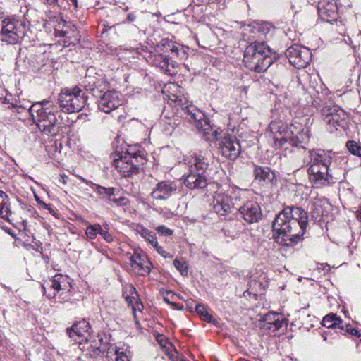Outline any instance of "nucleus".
Instances as JSON below:
<instances>
[{
    "label": "nucleus",
    "instance_id": "f257e3e1",
    "mask_svg": "<svg viewBox=\"0 0 361 361\" xmlns=\"http://www.w3.org/2000/svg\"><path fill=\"white\" fill-rule=\"evenodd\" d=\"M307 224L308 216L302 208L286 207L272 223L276 242L284 246H294L303 238Z\"/></svg>",
    "mask_w": 361,
    "mask_h": 361
},
{
    "label": "nucleus",
    "instance_id": "f03ea898",
    "mask_svg": "<svg viewBox=\"0 0 361 361\" xmlns=\"http://www.w3.org/2000/svg\"><path fill=\"white\" fill-rule=\"evenodd\" d=\"M310 161L307 170L309 180L314 188H319L344 178L345 170L338 169L333 171V165L346 164L343 157H337L331 151L326 152L322 149L309 151Z\"/></svg>",
    "mask_w": 361,
    "mask_h": 361
},
{
    "label": "nucleus",
    "instance_id": "7ed1b4c3",
    "mask_svg": "<svg viewBox=\"0 0 361 361\" xmlns=\"http://www.w3.org/2000/svg\"><path fill=\"white\" fill-rule=\"evenodd\" d=\"M267 132L269 139L272 140V146L276 149L288 146L305 149L303 144H306L310 138L307 129L302 128L300 123L285 124L282 121H274L270 123Z\"/></svg>",
    "mask_w": 361,
    "mask_h": 361
},
{
    "label": "nucleus",
    "instance_id": "20e7f679",
    "mask_svg": "<svg viewBox=\"0 0 361 361\" xmlns=\"http://www.w3.org/2000/svg\"><path fill=\"white\" fill-rule=\"evenodd\" d=\"M11 104L13 107H16L18 109H27L38 129L44 134L55 136L61 130L60 111L51 102L44 100L33 104L29 107L25 105H18L16 102Z\"/></svg>",
    "mask_w": 361,
    "mask_h": 361
},
{
    "label": "nucleus",
    "instance_id": "39448f33",
    "mask_svg": "<svg viewBox=\"0 0 361 361\" xmlns=\"http://www.w3.org/2000/svg\"><path fill=\"white\" fill-rule=\"evenodd\" d=\"M84 84L86 90L97 99V104L100 111L109 114L122 104L121 94L115 90H105L103 82L96 76L87 75Z\"/></svg>",
    "mask_w": 361,
    "mask_h": 361
},
{
    "label": "nucleus",
    "instance_id": "423d86ee",
    "mask_svg": "<svg viewBox=\"0 0 361 361\" xmlns=\"http://www.w3.org/2000/svg\"><path fill=\"white\" fill-rule=\"evenodd\" d=\"M184 162L189 167V174L184 178V183L191 190L203 189L208 185L204 173L209 167V161L206 153L202 151L195 152L186 157Z\"/></svg>",
    "mask_w": 361,
    "mask_h": 361
},
{
    "label": "nucleus",
    "instance_id": "0eeeda50",
    "mask_svg": "<svg viewBox=\"0 0 361 361\" xmlns=\"http://www.w3.org/2000/svg\"><path fill=\"white\" fill-rule=\"evenodd\" d=\"M333 97L334 94L328 90H324L319 94L318 99L322 106V120L331 131L345 130L348 124V114L338 106L331 104Z\"/></svg>",
    "mask_w": 361,
    "mask_h": 361
},
{
    "label": "nucleus",
    "instance_id": "6e6552de",
    "mask_svg": "<svg viewBox=\"0 0 361 361\" xmlns=\"http://www.w3.org/2000/svg\"><path fill=\"white\" fill-rule=\"evenodd\" d=\"M243 62L250 71L264 72L273 63L271 49L264 42H252L244 51Z\"/></svg>",
    "mask_w": 361,
    "mask_h": 361
},
{
    "label": "nucleus",
    "instance_id": "1a4fd4ad",
    "mask_svg": "<svg viewBox=\"0 0 361 361\" xmlns=\"http://www.w3.org/2000/svg\"><path fill=\"white\" fill-rule=\"evenodd\" d=\"M1 40L9 44H18L30 31L29 22L22 17L8 16L1 20Z\"/></svg>",
    "mask_w": 361,
    "mask_h": 361
},
{
    "label": "nucleus",
    "instance_id": "9d476101",
    "mask_svg": "<svg viewBox=\"0 0 361 361\" xmlns=\"http://www.w3.org/2000/svg\"><path fill=\"white\" fill-rule=\"evenodd\" d=\"M244 190L236 185H229L226 190H219L214 193L212 205L220 216L231 214L244 195Z\"/></svg>",
    "mask_w": 361,
    "mask_h": 361
},
{
    "label": "nucleus",
    "instance_id": "9b49d317",
    "mask_svg": "<svg viewBox=\"0 0 361 361\" xmlns=\"http://www.w3.org/2000/svg\"><path fill=\"white\" fill-rule=\"evenodd\" d=\"M145 151L126 152L116 155L114 165L124 177L137 174L140 168L147 162Z\"/></svg>",
    "mask_w": 361,
    "mask_h": 361
},
{
    "label": "nucleus",
    "instance_id": "f8f14e48",
    "mask_svg": "<svg viewBox=\"0 0 361 361\" xmlns=\"http://www.w3.org/2000/svg\"><path fill=\"white\" fill-rule=\"evenodd\" d=\"M42 286L44 294L48 298L54 299L59 302L68 301L72 295L71 279L67 276L56 274Z\"/></svg>",
    "mask_w": 361,
    "mask_h": 361
},
{
    "label": "nucleus",
    "instance_id": "ddd939ff",
    "mask_svg": "<svg viewBox=\"0 0 361 361\" xmlns=\"http://www.w3.org/2000/svg\"><path fill=\"white\" fill-rule=\"evenodd\" d=\"M87 96L78 86L64 89L58 97V103L62 111L68 114L80 111L85 105Z\"/></svg>",
    "mask_w": 361,
    "mask_h": 361
},
{
    "label": "nucleus",
    "instance_id": "4468645a",
    "mask_svg": "<svg viewBox=\"0 0 361 361\" xmlns=\"http://www.w3.org/2000/svg\"><path fill=\"white\" fill-rule=\"evenodd\" d=\"M187 118L194 122L196 128L201 130L204 135H212L214 137H216L217 131L213 130L212 126L210 125L208 119L205 118L204 114L199 109L193 105H188L183 108Z\"/></svg>",
    "mask_w": 361,
    "mask_h": 361
},
{
    "label": "nucleus",
    "instance_id": "2eb2a0df",
    "mask_svg": "<svg viewBox=\"0 0 361 361\" xmlns=\"http://www.w3.org/2000/svg\"><path fill=\"white\" fill-rule=\"evenodd\" d=\"M285 54L290 63L298 69L307 67L312 58L308 48L297 44L288 48Z\"/></svg>",
    "mask_w": 361,
    "mask_h": 361
},
{
    "label": "nucleus",
    "instance_id": "dca6fc26",
    "mask_svg": "<svg viewBox=\"0 0 361 361\" xmlns=\"http://www.w3.org/2000/svg\"><path fill=\"white\" fill-rule=\"evenodd\" d=\"M274 30V25L269 22L255 21L250 24H243L240 27L241 35L245 40L265 37Z\"/></svg>",
    "mask_w": 361,
    "mask_h": 361
},
{
    "label": "nucleus",
    "instance_id": "f3484780",
    "mask_svg": "<svg viewBox=\"0 0 361 361\" xmlns=\"http://www.w3.org/2000/svg\"><path fill=\"white\" fill-rule=\"evenodd\" d=\"M322 324L328 329H336L337 332L343 335L348 334L355 337L361 336V334L357 329L353 327L350 324L344 322L334 313L326 315L322 319Z\"/></svg>",
    "mask_w": 361,
    "mask_h": 361
},
{
    "label": "nucleus",
    "instance_id": "a211bd4d",
    "mask_svg": "<svg viewBox=\"0 0 361 361\" xmlns=\"http://www.w3.org/2000/svg\"><path fill=\"white\" fill-rule=\"evenodd\" d=\"M148 61L152 65L159 68L161 71L169 75H175L177 72L176 68L178 61H170L167 54L160 51V49L157 48L154 52L151 53Z\"/></svg>",
    "mask_w": 361,
    "mask_h": 361
},
{
    "label": "nucleus",
    "instance_id": "6ab92c4d",
    "mask_svg": "<svg viewBox=\"0 0 361 361\" xmlns=\"http://www.w3.org/2000/svg\"><path fill=\"white\" fill-rule=\"evenodd\" d=\"M160 51L167 54L171 60L182 61L188 58V48L176 42L164 39L158 46Z\"/></svg>",
    "mask_w": 361,
    "mask_h": 361
},
{
    "label": "nucleus",
    "instance_id": "aec40b11",
    "mask_svg": "<svg viewBox=\"0 0 361 361\" xmlns=\"http://www.w3.org/2000/svg\"><path fill=\"white\" fill-rule=\"evenodd\" d=\"M221 154L231 160L237 159L240 153L241 147L239 141L235 136H224L219 142Z\"/></svg>",
    "mask_w": 361,
    "mask_h": 361
},
{
    "label": "nucleus",
    "instance_id": "412c9836",
    "mask_svg": "<svg viewBox=\"0 0 361 361\" xmlns=\"http://www.w3.org/2000/svg\"><path fill=\"white\" fill-rule=\"evenodd\" d=\"M69 337L75 342L82 343L88 341L91 335V326L85 319L75 322L67 329Z\"/></svg>",
    "mask_w": 361,
    "mask_h": 361
},
{
    "label": "nucleus",
    "instance_id": "4be33fe9",
    "mask_svg": "<svg viewBox=\"0 0 361 361\" xmlns=\"http://www.w3.org/2000/svg\"><path fill=\"white\" fill-rule=\"evenodd\" d=\"M130 264L133 271L137 275L145 276L149 274L152 263L142 252L135 251L129 257Z\"/></svg>",
    "mask_w": 361,
    "mask_h": 361
},
{
    "label": "nucleus",
    "instance_id": "5701e85b",
    "mask_svg": "<svg viewBox=\"0 0 361 361\" xmlns=\"http://www.w3.org/2000/svg\"><path fill=\"white\" fill-rule=\"evenodd\" d=\"M177 185L173 181L159 182L150 193V197L156 200H166L176 192Z\"/></svg>",
    "mask_w": 361,
    "mask_h": 361
},
{
    "label": "nucleus",
    "instance_id": "b1692460",
    "mask_svg": "<svg viewBox=\"0 0 361 361\" xmlns=\"http://www.w3.org/2000/svg\"><path fill=\"white\" fill-rule=\"evenodd\" d=\"M240 216L248 224L258 222L262 217L259 205L254 201H247L239 208Z\"/></svg>",
    "mask_w": 361,
    "mask_h": 361
},
{
    "label": "nucleus",
    "instance_id": "393cba45",
    "mask_svg": "<svg viewBox=\"0 0 361 361\" xmlns=\"http://www.w3.org/2000/svg\"><path fill=\"white\" fill-rule=\"evenodd\" d=\"M320 18L326 22H332L338 16V7L335 0H320L317 6Z\"/></svg>",
    "mask_w": 361,
    "mask_h": 361
},
{
    "label": "nucleus",
    "instance_id": "a878e982",
    "mask_svg": "<svg viewBox=\"0 0 361 361\" xmlns=\"http://www.w3.org/2000/svg\"><path fill=\"white\" fill-rule=\"evenodd\" d=\"M287 324V319L279 314L270 312L265 315L264 328L266 329H269L274 332L283 327L286 328Z\"/></svg>",
    "mask_w": 361,
    "mask_h": 361
},
{
    "label": "nucleus",
    "instance_id": "bb28decb",
    "mask_svg": "<svg viewBox=\"0 0 361 361\" xmlns=\"http://www.w3.org/2000/svg\"><path fill=\"white\" fill-rule=\"evenodd\" d=\"M107 357L112 361H130V352L111 345L107 350Z\"/></svg>",
    "mask_w": 361,
    "mask_h": 361
},
{
    "label": "nucleus",
    "instance_id": "cd10ccee",
    "mask_svg": "<svg viewBox=\"0 0 361 361\" xmlns=\"http://www.w3.org/2000/svg\"><path fill=\"white\" fill-rule=\"evenodd\" d=\"M161 124L163 132L167 135H171L176 130H179L181 120L178 117L165 118L161 120Z\"/></svg>",
    "mask_w": 361,
    "mask_h": 361
},
{
    "label": "nucleus",
    "instance_id": "c85d7f7f",
    "mask_svg": "<svg viewBox=\"0 0 361 361\" xmlns=\"http://www.w3.org/2000/svg\"><path fill=\"white\" fill-rule=\"evenodd\" d=\"M11 214L9 198L4 191L0 190V217L11 222L9 216Z\"/></svg>",
    "mask_w": 361,
    "mask_h": 361
},
{
    "label": "nucleus",
    "instance_id": "c756f323",
    "mask_svg": "<svg viewBox=\"0 0 361 361\" xmlns=\"http://www.w3.org/2000/svg\"><path fill=\"white\" fill-rule=\"evenodd\" d=\"M57 24L54 25V35L58 37H67L70 34L71 29L69 25H73L71 22H66L61 18H54Z\"/></svg>",
    "mask_w": 361,
    "mask_h": 361
},
{
    "label": "nucleus",
    "instance_id": "7c9ffc66",
    "mask_svg": "<svg viewBox=\"0 0 361 361\" xmlns=\"http://www.w3.org/2000/svg\"><path fill=\"white\" fill-rule=\"evenodd\" d=\"M134 231L140 234L150 245L156 244L157 237L154 232L149 231L141 224H135L133 226Z\"/></svg>",
    "mask_w": 361,
    "mask_h": 361
},
{
    "label": "nucleus",
    "instance_id": "2f4dec72",
    "mask_svg": "<svg viewBox=\"0 0 361 361\" xmlns=\"http://www.w3.org/2000/svg\"><path fill=\"white\" fill-rule=\"evenodd\" d=\"M255 179L259 181L271 180L272 173L268 167L255 166L254 169Z\"/></svg>",
    "mask_w": 361,
    "mask_h": 361
},
{
    "label": "nucleus",
    "instance_id": "473e14b6",
    "mask_svg": "<svg viewBox=\"0 0 361 361\" xmlns=\"http://www.w3.org/2000/svg\"><path fill=\"white\" fill-rule=\"evenodd\" d=\"M94 187H95V191L103 200L109 202V200H111V197L114 195V188H105L97 184Z\"/></svg>",
    "mask_w": 361,
    "mask_h": 361
},
{
    "label": "nucleus",
    "instance_id": "72a5a7b5",
    "mask_svg": "<svg viewBox=\"0 0 361 361\" xmlns=\"http://www.w3.org/2000/svg\"><path fill=\"white\" fill-rule=\"evenodd\" d=\"M123 295L128 303L132 304L137 297V293L132 284L127 283L123 286Z\"/></svg>",
    "mask_w": 361,
    "mask_h": 361
},
{
    "label": "nucleus",
    "instance_id": "f704fd0d",
    "mask_svg": "<svg viewBox=\"0 0 361 361\" xmlns=\"http://www.w3.org/2000/svg\"><path fill=\"white\" fill-rule=\"evenodd\" d=\"M156 341L166 354L169 355L171 352L173 351V345L164 335L157 334L156 336Z\"/></svg>",
    "mask_w": 361,
    "mask_h": 361
},
{
    "label": "nucleus",
    "instance_id": "c9c22d12",
    "mask_svg": "<svg viewBox=\"0 0 361 361\" xmlns=\"http://www.w3.org/2000/svg\"><path fill=\"white\" fill-rule=\"evenodd\" d=\"M228 3V0H212L209 3L208 6L218 13L227 8Z\"/></svg>",
    "mask_w": 361,
    "mask_h": 361
},
{
    "label": "nucleus",
    "instance_id": "e433bc0d",
    "mask_svg": "<svg viewBox=\"0 0 361 361\" xmlns=\"http://www.w3.org/2000/svg\"><path fill=\"white\" fill-rule=\"evenodd\" d=\"M68 26L70 27L71 32L68 35V37H66L68 40L66 41V42H68V44H75L80 42V35L74 25H69Z\"/></svg>",
    "mask_w": 361,
    "mask_h": 361
},
{
    "label": "nucleus",
    "instance_id": "4c0bfd02",
    "mask_svg": "<svg viewBox=\"0 0 361 361\" xmlns=\"http://www.w3.org/2000/svg\"><path fill=\"white\" fill-rule=\"evenodd\" d=\"M100 231V224H90L85 229V235L91 240L95 239Z\"/></svg>",
    "mask_w": 361,
    "mask_h": 361
},
{
    "label": "nucleus",
    "instance_id": "58836bf2",
    "mask_svg": "<svg viewBox=\"0 0 361 361\" xmlns=\"http://www.w3.org/2000/svg\"><path fill=\"white\" fill-rule=\"evenodd\" d=\"M196 312L199 317L204 321L210 322L212 321V316L208 313L206 307L203 305H197L195 307Z\"/></svg>",
    "mask_w": 361,
    "mask_h": 361
},
{
    "label": "nucleus",
    "instance_id": "ea45409f",
    "mask_svg": "<svg viewBox=\"0 0 361 361\" xmlns=\"http://www.w3.org/2000/svg\"><path fill=\"white\" fill-rule=\"evenodd\" d=\"M348 150L355 156L361 157V146L354 140H349L346 143Z\"/></svg>",
    "mask_w": 361,
    "mask_h": 361
},
{
    "label": "nucleus",
    "instance_id": "a19ab883",
    "mask_svg": "<svg viewBox=\"0 0 361 361\" xmlns=\"http://www.w3.org/2000/svg\"><path fill=\"white\" fill-rule=\"evenodd\" d=\"M173 265L182 276H185L188 275V266L185 261L176 259L173 261Z\"/></svg>",
    "mask_w": 361,
    "mask_h": 361
},
{
    "label": "nucleus",
    "instance_id": "79ce46f5",
    "mask_svg": "<svg viewBox=\"0 0 361 361\" xmlns=\"http://www.w3.org/2000/svg\"><path fill=\"white\" fill-rule=\"evenodd\" d=\"M349 41L350 44L354 49H360L361 47V31L357 35L353 36V39L349 37Z\"/></svg>",
    "mask_w": 361,
    "mask_h": 361
},
{
    "label": "nucleus",
    "instance_id": "37998d69",
    "mask_svg": "<svg viewBox=\"0 0 361 361\" xmlns=\"http://www.w3.org/2000/svg\"><path fill=\"white\" fill-rule=\"evenodd\" d=\"M156 250L157 252L162 256L164 258H171L172 255L166 252L161 246H160L157 242L156 241V244L151 245Z\"/></svg>",
    "mask_w": 361,
    "mask_h": 361
},
{
    "label": "nucleus",
    "instance_id": "c03bdc74",
    "mask_svg": "<svg viewBox=\"0 0 361 361\" xmlns=\"http://www.w3.org/2000/svg\"><path fill=\"white\" fill-rule=\"evenodd\" d=\"M156 231L161 235L169 236L173 234V231L164 226H159L156 228Z\"/></svg>",
    "mask_w": 361,
    "mask_h": 361
},
{
    "label": "nucleus",
    "instance_id": "a18cd8bd",
    "mask_svg": "<svg viewBox=\"0 0 361 361\" xmlns=\"http://www.w3.org/2000/svg\"><path fill=\"white\" fill-rule=\"evenodd\" d=\"M99 234L103 237V238L107 242V243H111L114 240V238L112 235L109 233V231L102 229V226L100 225V231Z\"/></svg>",
    "mask_w": 361,
    "mask_h": 361
},
{
    "label": "nucleus",
    "instance_id": "49530a36",
    "mask_svg": "<svg viewBox=\"0 0 361 361\" xmlns=\"http://www.w3.org/2000/svg\"><path fill=\"white\" fill-rule=\"evenodd\" d=\"M109 202H113L117 206L126 205L127 200L126 197L115 198L114 195L109 200Z\"/></svg>",
    "mask_w": 361,
    "mask_h": 361
},
{
    "label": "nucleus",
    "instance_id": "de8ad7c7",
    "mask_svg": "<svg viewBox=\"0 0 361 361\" xmlns=\"http://www.w3.org/2000/svg\"><path fill=\"white\" fill-rule=\"evenodd\" d=\"M169 355L173 361H186L183 357L178 355V353L175 349H173V351L171 352Z\"/></svg>",
    "mask_w": 361,
    "mask_h": 361
},
{
    "label": "nucleus",
    "instance_id": "09e8293b",
    "mask_svg": "<svg viewBox=\"0 0 361 361\" xmlns=\"http://www.w3.org/2000/svg\"><path fill=\"white\" fill-rule=\"evenodd\" d=\"M332 334L329 331H325L322 334V336L324 341L331 343L334 338L331 337Z\"/></svg>",
    "mask_w": 361,
    "mask_h": 361
},
{
    "label": "nucleus",
    "instance_id": "8fccbe9b",
    "mask_svg": "<svg viewBox=\"0 0 361 361\" xmlns=\"http://www.w3.org/2000/svg\"><path fill=\"white\" fill-rule=\"evenodd\" d=\"M127 22L132 23L135 20L136 15L134 13H129L126 16Z\"/></svg>",
    "mask_w": 361,
    "mask_h": 361
},
{
    "label": "nucleus",
    "instance_id": "3c124183",
    "mask_svg": "<svg viewBox=\"0 0 361 361\" xmlns=\"http://www.w3.org/2000/svg\"><path fill=\"white\" fill-rule=\"evenodd\" d=\"M78 178L82 181L83 183H85L87 185H92V186H94L96 185V184H94V183L90 181V180H87L86 179H85L84 178H82V176H78Z\"/></svg>",
    "mask_w": 361,
    "mask_h": 361
},
{
    "label": "nucleus",
    "instance_id": "603ef678",
    "mask_svg": "<svg viewBox=\"0 0 361 361\" xmlns=\"http://www.w3.org/2000/svg\"><path fill=\"white\" fill-rule=\"evenodd\" d=\"M78 118L86 121L88 120V115L86 114H80L78 116Z\"/></svg>",
    "mask_w": 361,
    "mask_h": 361
},
{
    "label": "nucleus",
    "instance_id": "864d4df0",
    "mask_svg": "<svg viewBox=\"0 0 361 361\" xmlns=\"http://www.w3.org/2000/svg\"><path fill=\"white\" fill-rule=\"evenodd\" d=\"M58 0H43V2L49 5H55Z\"/></svg>",
    "mask_w": 361,
    "mask_h": 361
},
{
    "label": "nucleus",
    "instance_id": "5fc2aeb1",
    "mask_svg": "<svg viewBox=\"0 0 361 361\" xmlns=\"http://www.w3.org/2000/svg\"><path fill=\"white\" fill-rule=\"evenodd\" d=\"M356 216L358 221H361V205L359 207L356 212Z\"/></svg>",
    "mask_w": 361,
    "mask_h": 361
},
{
    "label": "nucleus",
    "instance_id": "6e6d98bb",
    "mask_svg": "<svg viewBox=\"0 0 361 361\" xmlns=\"http://www.w3.org/2000/svg\"><path fill=\"white\" fill-rule=\"evenodd\" d=\"M240 90L241 94H244L245 95H246L247 94V87H246V86L240 87Z\"/></svg>",
    "mask_w": 361,
    "mask_h": 361
},
{
    "label": "nucleus",
    "instance_id": "4d7b16f0",
    "mask_svg": "<svg viewBox=\"0 0 361 361\" xmlns=\"http://www.w3.org/2000/svg\"><path fill=\"white\" fill-rule=\"evenodd\" d=\"M102 229H104V230L109 231V225H108L106 223L104 224H103V228H102Z\"/></svg>",
    "mask_w": 361,
    "mask_h": 361
},
{
    "label": "nucleus",
    "instance_id": "13d9d810",
    "mask_svg": "<svg viewBox=\"0 0 361 361\" xmlns=\"http://www.w3.org/2000/svg\"><path fill=\"white\" fill-rule=\"evenodd\" d=\"M61 177V179H62V183L65 184L66 183L65 178H67V177L65 175H62Z\"/></svg>",
    "mask_w": 361,
    "mask_h": 361
},
{
    "label": "nucleus",
    "instance_id": "bf43d9fd",
    "mask_svg": "<svg viewBox=\"0 0 361 361\" xmlns=\"http://www.w3.org/2000/svg\"><path fill=\"white\" fill-rule=\"evenodd\" d=\"M9 97H11V95H10L9 97L6 96V97H5V101H6V102H8V103H10V99H9Z\"/></svg>",
    "mask_w": 361,
    "mask_h": 361
},
{
    "label": "nucleus",
    "instance_id": "052dcab7",
    "mask_svg": "<svg viewBox=\"0 0 361 361\" xmlns=\"http://www.w3.org/2000/svg\"><path fill=\"white\" fill-rule=\"evenodd\" d=\"M164 300L167 302H169L166 297H164Z\"/></svg>",
    "mask_w": 361,
    "mask_h": 361
}]
</instances>
